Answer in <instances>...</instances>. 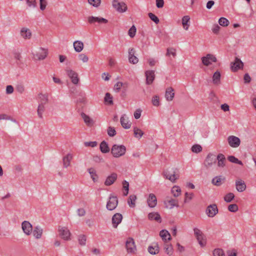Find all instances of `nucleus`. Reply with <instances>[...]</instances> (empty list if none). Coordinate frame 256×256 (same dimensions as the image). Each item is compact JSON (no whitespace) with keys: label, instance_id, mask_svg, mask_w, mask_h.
Segmentation results:
<instances>
[{"label":"nucleus","instance_id":"1","mask_svg":"<svg viewBox=\"0 0 256 256\" xmlns=\"http://www.w3.org/2000/svg\"><path fill=\"white\" fill-rule=\"evenodd\" d=\"M48 55V48H38L35 51L32 52V59L35 61L42 60Z\"/></svg>","mask_w":256,"mask_h":256},{"label":"nucleus","instance_id":"2","mask_svg":"<svg viewBox=\"0 0 256 256\" xmlns=\"http://www.w3.org/2000/svg\"><path fill=\"white\" fill-rule=\"evenodd\" d=\"M164 176L171 182H175L179 178L178 170L176 168H168L164 172Z\"/></svg>","mask_w":256,"mask_h":256},{"label":"nucleus","instance_id":"3","mask_svg":"<svg viewBox=\"0 0 256 256\" xmlns=\"http://www.w3.org/2000/svg\"><path fill=\"white\" fill-rule=\"evenodd\" d=\"M126 151V148L124 145L114 144L111 150L112 154L116 158L124 156Z\"/></svg>","mask_w":256,"mask_h":256},{"label":"nucleus","instance_id":"4","mask_svg":"<svg viewBox=\"0 0 256 256\" xmlns=\"http://www.w3.org/2000/svg\"><path fill=\"white\" fill-rule=\"evenodd\" d=\"M59 236L65 241H70L72 240V233L67 226H60L58 228Z\"/></svg>","mask_w":256,"mask_h":256},{"label":"nucleus","instance_id":"5","mask_svg":"<svg viewBox=\"0 0 256 256\" xmlns=\"http://www.w3.org/2000/svg\"><path fill=\"white\" fill-rule=\"evenodd\" d=\"M65 72L67 76L70 80L71 82L74 85H78L80 82V79L78 74L74 70L70 68H66L65 70Z\"/></svg>","mask_w":256,"mask_h":256},{"label":"nucleus","instance_id":"6","mask_svg":"<svg viewBox=\"0 0 256 256\" xmlns=\"http://www.w3.org/2000/svg\"><path fill=\"white\" fill-rule=\"evenodd\" d=\"M112 8L120 13H124L127 11L128 6L124 2H119L118 0H112Z\"/></svg>","mask_w":256,"mask_h":256},{"label":"nucleus","instance_id":"7","mask_svg":"<svg viewBox=\"0 0 256 256\" xmlns=\"http://www.w3.org/2000/svg\"><path fill=\"white\" fill-rule=\"evenodd\" d=\"M194 236L196 237L199 244L201 247L205 246L206 244V236L203 234L200 230L197 228H194Z\"/></svg>","mask_w":256,"mask_h":256},{"label":"nucleus","instance_id":"8","mask_svg":"<svg viewBox=\"0 0 256 256\" xmlns=\"http://www.w3.org/2000/svg\"><path fill=\"white\" fill-rule=\"evenodd\" d=\"M201 60L202 64L208 67L210 66L212 62H217V58L214 54H208L205 56L201 58Z\"/></svg>","mask_w":256,"mask_h":256},{"label":"nucleus","instance_id":"9","mask_svg":"<svg viewBox=\"0 0 256 256\" xmlns=\"http://www.w3.org/2000/svg\"><path fill=\"white\" fill-rule=\"evenodd\" d=\"M118 204V200L116 196L110 195L106 204V208L108 210H114Z\"/></svg>","mask_w":256,"mask_h":256},{"label":"nucleus","instance_id":"10","mask_svg":"<svg viewBox=\"0 0 256 256\" xmlns=\"http://www.w3.org/2000/svg\"><path fill=\"white\" fill-rule=\"evenodd\" d=\"M216 162V156L212 154H208L204 162V166L206 168H208L215 164Z\"/></svg>","mask_w":256,"mask_h":256},{"label":"nucleus","instance_id":"11","mask_svg":"<svg viewBox=\"0 0 256 256\" xmlns=\"http://www.w3.org/2000/svg\"><path fill=\"white\" fill-rule=\"evenodd\" d=\"M164 204L166 208L172 209L174 206H178V202L171 197H167L164 200Z\"/></svg>","mask_w":256,"mask_h":256},{"label":"nucleus","instance_id":"12","mask_svg":"<svg viewBox=\"0 0 256 256\" xmlns=\"http://www.w3.org/2000/svg\"><path fill=\"white\" fill-rule=\"evenodd\" d=\"M228 142L230 146L233 148H238L240 144V138L234 136H230L227 138Z\"/></svg>","mask_w":256,"mask_h":256},{"label":"nucleus","instance_id":"13","mask_svg":"<svg viewBox=\"0 0 256 256\" xmlns=\"http://www.w3.org/2000/svg\"><path fill=\"white\" fill-rule=\"evenodd\" d=\"M32 234L34 239H41L44 234V228L40 226H36L32 229Z\"/></svg>","mask_w":256,"mask_h":256},{"label":"nucleus","instance_id":"14","mask_svg":"<svg viewBox=\"0 0 256 256\" xmlns=\"http://www.w3.org/2000/svg\"><path fill=\"white\" fill-rule=\"evenodd\" d=\"M22 232L26 236H30L32 230V224L28 221H24L22 223Z\"/></svg>","mask_w":256,"mask_h":256},{"label":"nucleus","instance_id":"15","mask_svg":"<svg viewBox=\"0 0 256 256\" xmlns=\"http://www.w3.org/2000/svg\"><path fill=\"white\" fill-rule=\"evenodd\" d=\"M127 252L128 253L134 254L136 252V248L134 244V240L132 238L128 239L126 244Z\"/></svg>","mask_w":256,"mask_h":256},{"label":"nucleus","instance_id":"16","mask_svg":"<svg viewBox=\"0 0 256 256\" xmlns=\"http://www.w3.org/2000/svg\"><path fill=\"white\" fill-rule=\"evenodd\" d=\"M74 156L72 153H68L66 154L62 158V166L63 167L65 168H68L71 166V162L73 160Z\"/></svg>","mask_w":256,"mask_h":256},{"label":"nucleus","instance_id":"17","mask_svg":"<svg viewBox=\"0 0 256 256\" xmlns=\"http://www.w3.org/2000/svg\"><path fill=\"white\" fill-rule=\"evenodd\" d=\"M235 186L236 190L240 192H244L246 188L244 181L240 178L236 180Z\"/></svg>","mask_w":256,"mask_h":256},{"label":"nucleus","instance_id":"18","mask_svg":"<svg viewBox=\"0 0 256 256\" xmlns=\"http://www.w3.org/2000/svg\"><path fill=\"white\" fill-rule=\"evenodd\" d=\"M20 35L24 40H30L32 36V32L28 28H22L20 32Z\"/></svg>","mask_w":256,"mask_h":256},{"label":"nucleus","instance_id":"19","mask_svg":"<svg viewBox=\"0 0 256 256\" xmlns=\"http://www.w3.org/2000/svg\"><path fill=\"white\" fill-rule=\"evenodd\" d=\"M218 212V209L216 204H211L208 206L206 210V214L208 217L213 218Z\"/></svg>","mask_w":256,"mask_h":256},{"label":"nucleus","instance_id":"20","mask_svg":"<svg viewBox=\"0 0 256 256\" xmlns=\"http://www.w3.org/2000/svg\"><path fill=\"white\" fill-rule=\"evenodd\" d=\"M244 64L242 60L238 58H236L234 61L231 64V70L232 72H236L239 70L243 68Z\"/></svg>","mask_w":256,"mask_h":256},{"label":"nucleus","instance_id":"21","mask_svg":"<svg viewBox=\"0 0 256 256\" xmlns=\"http://www.w3.org/2000/svg\"><path fill=\"white\" fill-rule=\"evenodd\" d=\"M122 214L120 213H116L112 216V222L114 228H117L118 225L122 222Z\"/></svg>","mask_w":256,"mask_h":256},{"label":"nucleus","instance_id":"22","mask_svg":"<svg viewBox=\"0 0 256 256\" xmlns=\"http://www.w3.org/2000/svg\"><path fill=\"white\" fill-rule=\"evenodd\" d=\"M128 61L132 64H136L138 62V58L135 56L136 50L134 48L128 49Z\"/></svg>","mask_w":256,"mask_h":256},{"label":"nucleus","instance_id":"23","mask_svg":"<svg viewBox=\"0 0 256 256\" xmlns=\"http://www.w3.org/2000/svg\"><path fill=\"white\" fill-rule=\"evenodd\" d=\"M147 204L151 208L156 207L157 204V198L154 194L152 193L148 194L147 198Z\"/></svg>","mask_w":256,"mask_h":256},{"label":"nucleus","instance_id":"24","mask_svg":"<svg viewBox=\"0 0 256 256\" xmlns=\"http://www.w3.org/2000/svg\"><path fill=\"white\" fill-rule=\"evenodd\" d=\"M88 21L90 24H94L96 22H97L99 24H106L108 22V20L102 17H98V16H90L88 17Z\"/></svg>","mask_w":256,"mask_h":256},{"label":"nucleus","instance_id":"25","mask_svg":"<svg viewBox=\"0 0 256 256\" xmlns=\"http://www.w3.org/2000/svg\"><path fill=\"white\" fill-rule=\"evenodd\" d=\"M38 104H45L48 102V95L46 93L40 92L38 94Z\"/></svg>","mask_w":256,"mask_h":256},{"label":"nucleus","instance_id":"26","mask_svg":"<svg viewBox=\"0 0 256 256\" xmlns=\"http://www.w3.org/2000/svg\"><path fill=\"white\" fill-rule=\"evenodd\" d=\"M120 122L122 128L125 129H129L131 127L132 123L126 114H123L120 117Z\"/></svg>","mask_w":256,"mask_h":256},{"label":"nucleus","instance_id":"27","mask_svg":"<svg viewBox=\"0 0 256 256\" xmlns=\"http://www.w3.org/2000/svg\"><path fill=\"white\" fill-rule=\"evenodd\" d=\"M118 175L116 173H112L106 177L104 182V184L106 186H111L116 181Z\"/></svg>","mask_w":256,"mask_h":256},{"label":"nucleus","instance_id":"28","mask_svg":"<svg viewBox=\"0 0 256 256\" xmlns=\"http://www.w3.org/2000/svg\"><path fill=\"white\" fill-rule=\"evenodd\" d=\"M88 172L93 182H96L98 181L99 176L96 168H90L88 169Z\"/></svg>","mask_w":256,"mask_h":256},{"label":"nucleus","instance_id":"29","mask_svg":"<svg viewBox=\"0 0 256 256\" xmlns=\"http://www.w3.org/2000/svg\"><path fill=\"white\" fill-rule=\"evenodd\" d=\"M174 96V89L172 87H168L166 89L165 93V98L168 102H171L173 100Z\"/></svg>","mask_w":256,"mask_h":256},{"label":"nucleus","instance_id":"30","mask_svg":"<svg viewBox=\"0 0 256 256\" xmlns=\"http://www.w3.org/2000/svg\"><path fill=\"white\" fill-rule=\"evenodd\" d=\"M163 249L164 252L169 256H172L174 254V250L172 245L168 242H165L163 246Z\"/></svg>","mask_w":256,"mask_h":256},{"label":"nucleus","instance_id":"31","mask_svg":"<svg viewBox=\"0 0 256 256\" xmlns=\"http://www.w3.org/2000/svg\"><path fill=\"white\" fill-rule=\"evenodd\" d=\"M190 16H184L182 18V28L185 30H188L190 26Z\"/></svg>","mask_w":256,"mask_h":256},{"label":"nucleus","instance_id":"32","mask_svg":"<svg viewBox=\"0 0 256 256\" xmlns=\"http://www.w3.org/2000/svg\"><path fill=\"white\" fill-rule=\"evenodd\" d=\"M221 73L217 70L212 76V82L215 86H218L220 84Z\"/></svg>","mask_w":256,"mask_h":256},{"label":"nucleus","instance_id":"33","mask_svg":"<svg viewBox=\"0 0 256 256\" xmlns=\"http://www.w3.org/2000/svg\"><path fill=\"white\" fill-rule=\"evenodd\" d=\"M160 236L164 241V243L168 242V241H170L172 240V237L169 232L166 230H162L160 232Z\"/></svg>","mask_w":256,"mask_h":256},{"label":"nucleus","instance_id":"34","mask_svg":"<svg viewBox=\"0 0 256 256\" xmlns=\"http://www.w3.org/2000/svg\"><path fill=\"white\" fill-rule=\"evenodd\" d=\"M148 252L151 254H156L160 252V247L158 243L155 242L150 246L148 248Z\"/></svg>","mask_w":256,"mask_h":256},{"label":"nucleus","instance_id":"35","mask_svg":"<svg viewBox=\"0 0 256 256\" xmlns=\"http://www.w3.org/2000/svg\"><path fill=\"white\" fill-rule=\"evenodd\" d=\"M148 218L149 220H155L158 222H161L162 218L160 214L158 212H152L148 214Z\"/></svg>","mask_w":256,"mask_h":256},{"label":"nucleus","instance_id":"36","mask_svg":"<svg viewBox=\"0 0 256 256\" xmlns=\"http://www.w3.org/2000/svg\"><path fill=\"white\" fill-rule=\"evenodd\" d=\"M82 117L86 124L88 127H92L94 124V121L92 118H90L86 114L82 113Z\"/></svg>","mask_w":256,"mask_h":256},{"label":"nucleus","instance_id":"37","mask_svg":"<svg viewBox=\"0 0 256 256\" xmlns=\"http://www.w3.org/2000/svg\"><path fill=\"white\" fill-rule=\"evenodd\" d=\"M225 181V178L222 176H216L212 180V183L216 186H220Z\"/></svg>","mask_w":256,"mask_h":256},{"label":"nucleus","instance_id":"38","mask_svg":"<svg viewBox=\"0 0 256 256\" xmlns=\"http://www.w3.org/2000/svg\"><path fill=\"white\" fill-rule=\"evenodd\" d=\"M73 46L75 52H81L84 48V44L81 40H76L73 42Z\"/></svg>","mask_w":256,"mask_h":256},{"label":"nucleus","instance_id":"39","mask_svg":"<svg viewBox=\"0 0 256 256\" xmlns=\"http://www.w3.org/2000/svg\"><path fill=\"white\" fill-rule=\"evenodd\" d=\"M146 84H150L152 83L154 78V70H148L146 72Z\"/></svg>","mask_w":256,"mask_h":256},{"label":"nucleus","instance_id":"40","mask_svg":"<svg viewBox=\"0 0 256 256\" xmlns=\"http://www.w3.org/2000/svg\"><path fill=\"white\" fill-rule=\"evenodd\" d=\"M46 110V105L38 104L37 110L36 114L39 118L42 119L44 118V114Z\"/></svg>","mask_w":256,"mask_h":256},{"label":"nucleus","instance_id":"41","mask_svg":"<svg viewBox=\"0 0 256 256\" xmlns=\"http://www.w3.org/2000/svg\"><path fill=\"white\" fill-rule=\"evenodd\" d=\"M171 194L175 197L177 198L182 194V190L178 186H174L171 188Z\"/></svg>","mask_w":256,"mask_h":256},{"label":"nucleus","instance_id":"42","mask_svg":"<svg viewBox=\"0 0 256 256\" xmlns=\"http://www.w3.org/2000/svg\"><path fill=\"white\" fill-rule=\"evenodd\" d=\"M128 82L123 83L121 82H118L114 86V90L116 92H119L122 88H128Z\"/></svg>","mask_w":256,"mask_h":256},{"label":"nucleus","instance_id":"43","mask_svg":"<svg viewBox=\"0 0 256 256\" xmlns=\"http://www.w3.org/2000/svg\"><path fill=\"white\" fill-rule=\"evenodd\" d=\"M133 131L134 137L138 139L142 138L144 134L143 131L138 127H134Z\"/></svg>","mask_w":256,"mask_h":256},{"label":"nucleus","instance_id":"44","mask_svg":"<svg viewBox=\"0 0 256 256\" xmlns=\"http://www.w3.org/2000/svg\"><path fill=\"white\" fill-rule=\"evenodd\" d=\"M137 198L136 195H130L128 200V203L130 208H134L136 206V201Z\"/></svg>","mask_w":256,"mask_h":256},{"label":"nucleus","instance_id":"45","mask_svg":"<svg viewBox=\"0 0 256 256\" xmlns=\"http://www.w3.org/2000/svg\"><path fill=\"white\" fill-rule=\"evenodd\" d=\"M88 3L94 8H99L102 4V0H87Z\"/></svg>","mask_w":256,"mask_h":256},{"label":"nucleus","instance_id":"46","mask_svg":"<svg viewBox=\"0 0 256 256\" xmlns=\"http://www.w3.org/2000/svg\"><path fill=\"white\" fill-rule=\"evenodd\" d=\"M218 160V166L220 167H224L225 165V157L222 154H219L216 156V160Z\"/></svg>","mask_w":256,"mask_h":256},{"label":"nucleus","instance_id":"47","mask_svg":"<svg viewBox=\"0 0 256 256\" xmlns=\"http://www.w3.org/2000/svg\"><path fill=\"white\" fill-rule=\"evenodd\" d=\"M151 102L152 104L156 107H158L160 105V98L158 95H154L152 96Z\"/></svg>","mask_w":256,"mask_h":256},{"label":"nucleus","instance_id":"48","mask_svg":"<svg viewBox=\"0 0 256 256\" xmlns=\"http://www.w3.org/2000/svg\"><path fill=\"white\" fill-rule=\"evenodd\" d=\"M78 60L83 64L88 63L89 60L88 56L84 53L80 54L78 55Z\"/></svg>","mask_w":256,"mask_h":256},{"label":"nucleus","instance_id":"49","mask_svg":"<svg viewBox=\"0 0 256 256\" xmlns=\"http://www.w3.org/2000/svg\"><path fill=\"white\" fill-rule=\"evenodd\" d=\"M112 99V96L110 93H106L104 97V102L106 104L112 105L113 104Z\"/></svg>","mask_w":256,"mask_h":256},{"label":"nucleus","instance_id":"50","mask_svg":"<svg viewBox=\"0 0 256 256\" xmlns=\"http://www.w3.org/2000/svg\"><path fill=\"white\" fill-rule=\"evenodd\" d=\"M122 188H123V194L124 196H126L128 194L129 183L127 181L124 180L122 182Z\"/></svg>","mask_w":256,"mask_h":256},{"label":"nucleus","instance_id":"51","mask_svg":"<svg viewBox=\"0 0 256 256\" xmlns=\"http://www.w3.org/2000/svg\"><path fill=\"white\" fill-rule=\"evenodd\" d=\"M100 150L103 153H106L110 150L108 144L104 141L101 142L100 144Z\"/></svg>","mask_w":256,"mask_h":256},{"label":"nucleus","instance_id":"52","mask_svg":"<svg viewBox=\"0 0 256 256\" xmlns=\"http://www.w3.org/2000/svg\"><path fill=\"white\" fill-rule=\"evenodd\" d=\"M234 198V194L232 192H228L224 196V200L226 202H231Z\"/></svg>","mask_w":256,"mask_h":256},{"label":"nucleus","instance_id":"53","mask_svg":"<svg viewBox=\"0 0 256 256\" xmlns=\"http://www.w3.org/2000/svg\"><path fill=\"white\" fill-rule=\"evenodd\" d=\"M202 146L198 144H194L191 148L192 151L196 154L200 153L202 151Z\"/></svg>","mask_w":256,"mask_h":256},{"label":"nucleus","instance_id":"54","mask_svg":"<svg viewBox=\"0 0 256 256\" xmlns=\"http://www.w3.org/2000/svg\"><path fill=\"white\" fill-rule=\"evenodd\" d=\"M166 56H172V58H175L176 56V50L172 48H168Z\"/></svg>","mask_w":256,"mask_h":256},{"label":"nucleus","instance_id":"55","mask_svg":"<svg viewBox=\"0 0 256 256\" xmlns=\"http://www.w3.org/2000/svg\"><path fill=\"white\" fill-rule=\"evenodd\" d=\"M40 9L41 11H44L48 5V0H39Z\"/></svg>","mask_w":256,"mask_h":256},{"label":"nucleus","instance_id":"56","mask_svg":"<svg viewBox=\"0 0 256 256\" xmlns=\"http://www.w3.org/2000/svg\"><path fill=\"white\" fill-rule=\"evenodd\" d=\"M218 24L222 26H227L229 24L230 22L228 19L222 17L219 19Z\"/></svg>","mask_w":256,"mask_h":256},{"label":"nucleus","instance_id":"57","mask_svg":"<svg viewBox=\"0 0 256 256\" xmlns=\"http://www.w3.org/2000/svg\"><path fill=\"white\" fill-rule=\"evenodd\" d=\"M136 28L134 26H132L128 31V34L131 38H133L136 34Z\"/></svg>","mask_w":256,"mask_h":256},{"label":"nucleus","instance_id":"58","mask_svg":"<svg viewBox=\"0 0 256 256\" xmlns=\"http://www.w3.org/2000/svg\"><path fill=\"white\" fill-rule=\"evenodd\" d=\"M107 132L110 136H114L116 134L115 128L112 126H109L108 128Z\"/></svg>","mask_w":256,"mask_h":256},{"label":"nucleus","instance_id":"59","mask_svg":"<svg viewBox=\"0 0 256 256\" xmlns=\"http://www.w3.org/2000/svg\"><path fill=\"white\" fill-rule=\"evenodd\" d=\"M228 158V160L232 162L238 164L240 165H242V162L240 160H239L237 158H236L234 156H229Z\"/></svg>","mask_w":256,"mask_h":256},{"label":"nucleus","instance_id":"60","mask_svg":"<svg viewBox=\"0 0 256 256\" xmlns=\"http://www.w3.org/2000/svg\"><path fill=\"white\" fill-rule=\"evenodd\" d=\"M78 242L80 245L84 246L86 245V236L84 235H80L78 236Z\"/></svg>","mask_w":256,"mask_h":256},{"label":"nucleus","instance_id":"61","mask_svg":"<svg viewBox=\"0 0 256 256\" xmlns=\"http://www.w3.org/2000/svg\"><path fill=\"white\" fill-rule=\"evenodd\" d=\"M26 4L30 8H34L36 6V0H26Z\"/></svg>","mask_w":256,"mask_h":256},{"label":"nucleus","instance_id":"62","mask_svg":"<svg viewBox=\"0 0 256 256\" xmlns=\"http://www.w3.org/2000/svg\"><path fill=\"white\" fill-rule=\"evenodd\" d=\"M214 256H224V251L220 248H216L213 252Z\"/></svg>","mask_w":256,"mask_h":256},{"label":"nucleus","instance_id":"63","mask_svg":"<svg viewBox=\"0 0 256 256\" xmlns=\"http://www.w3.org/2000/svg\"><path fill=\"white\" fill-rule=\"evenodd\" d=\"M148 16L150 19L154 22L156 24H158L160 22V20L157 16L152 13H149Z\"/></svg>","mask_w":256,"mask_h":256},{"label":"nucleus","instance_id":"64","mask_svg":"<svg viewBox=\"0 0 256 256\" xmlns=\"http://www.w3.org/2000/svg\"><path fill=\"white\" fill-rule=\"evenodd\" d=\"M52 246L54 248H60L62 246V242L58 238H54L52 242Z\"/></svg>","mask_w":256,"mask_h":256}]
</instances>
